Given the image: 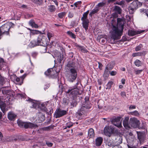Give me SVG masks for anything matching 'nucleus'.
<instances>
[{
  "mask_svg": "<svg viewBox=\"0 0 148 148\" xmlns=\"http://www.w3.org/2000/svg\"><path fill=\"white\" fill-rule=\"evenodd\" d=\"M67 67L69 70L67 75L68 80L70 82H73L77 77L78 70L75 64L71 62L68 63Z\"/></svg>",
  "mask_w": 148,
  "mask_h": 148,
  "instance_id": "nucleus-1",
  "label": "nucleus"
},
{
  "mask_svg": "<svg viewBox=\"0 0 148 148\" xmlns=\"http://www.w3.org/2000/svg\"><path fill=\"white\" fill-rule=\"evenodd\" d=\"M124 22L123 20L120 18H118L117 20L116 18H113L112 20L111 24L112 26V29L115 28L118 29L119 32H122L123 29Z\"/></svg>",
  "mask_w": 148,
  "mask_h": 148,
  "instance_id": "nucleus-2",
  "label": "nucleus"
},
{
  "mask_svg": "<svg viewBox=\"0 0 148 148\" xmlns=\"http://www.w3.org/2000/svg\"><path fill=\"white\" fill-rule=\"evenodd\" d=\"M118 29L115 28H113L110 32L111 36L110 37L107 38V41L109 43L113 44L115 42V40L119 39L121 36L122 32H119L117 31Z\"/></svg>",
  "mask_w": 148,
  "mask_h": 148,
  "instance_id": "nucleus-3",
  "label": "nucleus"
},
{
  "mask_svg": "<svg viewBox=\"0 0 148 148\" xmlns=\"http://www.w3.org/2000/svg\"><path fill=\"white\" fill-rule=\"evenodd\" d=\"M14 24L12 23L5 24L0 27V39L3 34L9 35V31L10 28V26Z\"/></svg>",
  "mask_w": 148,
  "mask_h": 148,
  "instance_id": "nucleus-4",
  "label": "nucleus"
},
{
  "mask_svg": "<svg viewBox=\"0 0 148 148\" xmlns=\"http://www.w3.org/2000/svg\"><path fill=\"white\" fill-rule=\"evenodd\" d=\"M18 125L21 127H24L25 129L28 128H36L38 127L37 125L34 124L30 122H24L20 120L17 121Z\"/></svg>",
  "mask_w": 148,
  "mask_h": 148,
  "instance_id": "nucleus-5",
  "label": "nucleus"
},
{
  "mask_svg": "<svg viewBox=\"0 0 148 148\" xmlns=\"http://www.w3.org/2000/svg\"><path fill=\"white\" fill-rule=\"evenodd\" d=\"M47 44V42L46 39L44 38H38L37 41L33 40L30 43L31 46L32 47H34L37 45L44 46Z\"/></svg>",
  "mask_w": 148,
  "mask_h": 148,
  "instance_id": "nucleus-6",
  "label": "nucleus"
},
{
  "mask_svg": "<svg viewBox=\"0 0 148 148\" xmlns=\"http://www.w3.org/2000/svg\"><path fill=\"white\" fill-rule=\"evenodd\" d=\"M142 5V3L138 1H133L128 8L130 13L131 14H133L134 10L137 9L138 7L141 6Z\"/></svg>",
  "mask_w": 148,
  "mask_h": 148,
  "instance_id": "nucleus-7",
  "label": "nucleus"
},
{
  "mask_svg": "<svg viewBox=\"0 0 148 148\" xmlns=\"http://www.w3.org/2000/svg\"><path fill=\"white\" fill-rule=\"evenodd\" d=\"M104 133L106 136L110 137L111 135L116 132L118 133V131L111 126L106 127L104 130Z\"/></svg>",
  "mask_w": 148,
  "mask_h": 148,
  "instance_id": "nucleus-8",
  "label": "nucleus"
},
{
  "mask_svg": "<svg viewBox=\"0 0 148 148\" xmlns=\"http://www.w3.org/2000/svg\"><path fill=\"white\" fill-rule=\"evenodd\" d=\"M140 124L139 121L136 118H131L130 120L129 124L132 127L134 128L138 127L140 129H144L143 127H139Z\"/></svg>",
  "mask_w": 148,
  "mask_h": 148,
  "instance_id": "nucleus-9",
  "label": "nucleus"
},
{
  "mask_svg": "<svg viewBox=\"0 0 148 148\" xmlns=\"http://www.w3.org/2000/svg\"><path fill=\"white\" fill-rule=\"evenodd\" d=\"M67 114V111L60 108L57 109L55 112V116L56 118L61 117Z\"/></svg>",
  "mask_w": 148,
  "mask_h": 148,
  "instance_id": "nucleus-10",
  "label": "nucleus"
},
{
  "mask_svg": "<svg viewBox=\"0 0 148 148\" xmlns=\"http://www.w3.org/2000/svg\"><path fill=\"white\" fill-rule=\"evenodd\" d=\"M121 117H117L113 119L112 120V123L115 126L120 127H121Z\"/></svg>",
  "mask_w": 148,
  "mask_h": 148,
  "instance_id": "nucleus-11",
  "label": "nucleus"
},
{
  "mask_svg": "<svg viewBox=\"0 0 148 148\" xmlns=\"http://www.w3.org/2000/svg\"><path fill=\"white\" fill-rule=\"evenodd\" d=\"M66 92L67 93H70V94L75 95L79 94L78 90L77 89V86L75 87H70L67 90V91H66Z\"/></svg>",
  "mask_w": 148,
  "mask_h": 148,
  "instance_id": "nucleus-12",
  "label": "nucleus"
},
{
  "mask_svg": "<svg viewBox=\"0 0 148 148\" xmlns=\"http://www.w3.org/2000/svg\"><path fill=\"white\" fill-rule=\"evenodd\" d=\"M57 60L60 63H61V62L64 61L65 59V58L64 55L63 54L60 53H58V54L55 56Z\"/></svg>",
  "mask_w": 148,
  "mask_h": 148,
  "instance_id": "nucleus-13",
  "label": "nucleus"
},
{
  "mask_svg": "<svg viewBox=\"0 0 148 148\" xmlns=\"http://www.w3.org/2000/svg\"><path fill=\"white\" fill-rule=\"evenodd\" d=\"M143 30H130L128 31V34L129 36H132L137 34H140L143 32Z\"/></svg>",
  "mask_w": 148,
  "mask_h": 148,
  "instance_id": "nucleus-14",
  "label": "nucleus"
},
{
  "mask_svg": "<svg viewBox=\"0 0 148 148\" xmlns=\"http://www.w3.org/2000/svg\"><path fill=\"white\" fill-rule=\"evenodd\" d=\"M16 116V115L12 112H10L8 113V118L10 121H14Z\"/></svg>",
  "mask_w": 148,
  "mask_h": 148,
  "instance_id": "nucleus-15",
  "label": "nucleus"
},
{
  "mask_svg": "<svg viewBox=\"0 0 148 148\" xmlns=\"http://www.w3.org/2000/svg\"><path fill=\"white\" fill-rule=\"evenodd\" d=\"M88 108V107H86L85 106H82L80 110V111L78 112L77 113L78 115L79 116L84 115L86 113L85 110Z\"/></svg>",
  "mask_w": 148,
  "mask_h": 148,
  "instance_id": "nucleus-16",
  "label": "nucleus"
},
{
  "mask_svg": "<svg viewBox=\"0 0 148 148\" xmlns=\"http://www.w3.org/2000/svg\"><path fill=\"white\" fill-rule=\"evenodd\" d=\"M88 136L90 138H93L95 136L94 131L92 128H90L88 131Z\"/></svg>",
  "mask_w": 148,
  "mask_h": 148,
  "instance_id": "nucleus-17",
  "label": "nucleus"
},
{
  "mask_svg": "<svg viewBox=\"0 0 148 148\" xmlns=\"http://www.w3.org/2000/svg\"><path fill=\"white\" fill-rule=\"evenodd\" d=\"M129 119L128 117H126L123 121V126L126 129H127L130 127L128 123Z\"/></svg>",
  "mask_w": 148,
  "mask_h": 148,
  "instance_id": "nucleus-18",
  "label": "nucleus"
},
{
  "mask_svg": "<svg viewBox=\"0 0 148 148\" xmlns=\"http://www.w3.org/2000/svg\"><path fill=\"white\" fill-rule=\"evenodd\" d=\"M109 69L108 67H106L103 75V77L104 78H107L108 77L109 75Z\"/></svg>",
  "mask_w": 148,
  "mask_h": 148,
  "instance_id": "nucleus-19",
  "label": "nucleus"
},
{
  "mask_svg": "<svg viewBox=\"0 0 148 148\" xmlns=\"http://www.w3.org/2000/svg\"><path fill=\"white\" fill-rule=\"evenodd\" d=\"M29 25L32 27H34L35 28H38V25L37 24L35 23L33 20H30L29 22Z\"/></svg>",
  "mask_w": 148,
  "mask_h": 148,
  "instance_id": "nucleus-20",
  "label": "nucleus"
},
{
  "mask_svg": "<svg viewBox=\"0 0 148 148\" xmlns=\"http://www.w3.org/2000/svg\"><path fill=\"white\" fill-rule=\"evenodd\" d=\"M89 11H88L84 13L83 15V16L81 19L82 21H88V20L87 19V15Z\"/></svg>",
  "mask_w": 148,
  "mask_h": 148,
  "instance_id": "nucleus-21",
  "label": "nucleus"
},
{
  "mask_svg": "<svg viewBox=\"0 0 148 148\" xmlns=\"http://www.w3.org/2000/svg\"><path fill=\"white\" fill-rule=\"evenodd\" d=\"M138 139H143L145 138V134L143 132H137Z\"/></svg>",
  "mask_w": 148,
  "mask_h": 148,
  "instance_id": "nucleus-22",
  "label": "nucleus"
},
{
  "mask_svg": "<svg viewBox=\"0 0 148 148\" xmlns=\"http://www.w3.org/2000/svg\"><path fill=\"white\" fill-rule=\"evenodd\" d=\"M77 47H78L79 50H81L82 52L85 53L88 52L87 50L84 47L81 46L79 45H77Z\"/></svg>",
  "mask_w": 148,
  "mask_h": 148,
  "instance_id": "nucleus-23",
  "label": "nucleus"
},
{
  "mask_svg": "<svg viewBox=\"0 0 148 148\" xmlns=\"http://www.w3.org/2000/svg\"><path fill=\"white\" fill-rule=\"evenodd\" d=\"M53 69H49L47 70V71H45V74L47 76H51L53 75L52 72L53 71Z\"/></svg>",
  "mask_w": 148,
  "mask_h": 148,
  "instance_id": "nucleus-24",
  "label": "nucleus"
},
{
  "mask_svg": "<svg viewBox=\"0 0 148 148\" xmlns=\"http://www.w3.org/2000/svg\"><path fill=\"white\" fill-rule=\"evenodd\" d=\"M82 21V24L83 27L85 28L86 30L88 29V27L89 21Z\"/></svg>",
  "mask_w": 148,
  "mask_h": 148,
  "instance_id": "nucleus-25",
  "label": "nucleus"
},
{
  "mask_svg": "<svg viewBox=\"0 0 148 148\" xmlns=\"http://www.w3.org/2000/svg\"><path fill=\"white\" fill-rule=\"evenodd\" d=\"M5 65V62L4 61L3 59L0 58V70L1 69L2 67L4 65Z\"/></svg>",
  "mask_w": 148,
  "mask_h": 148,
  "instance_id": "nucleus-26",
  "label": "nucleus"
},
{
  "mask_svg": "<svg viewBox=\"0 0 148 148\" xmlns=\"http://www.w3.org/2000/svg\"><path fill=\"white\" fill-rule=\"evenodd\" d=\"M114 10L118 14H120L121 12V9L119 7L117 6H115Z\"/></svg>",
  "mask_w": 148,
  "mask_h": 148,
  "instance_id": "nucleus-27",
  "label": "nucleus"
},
{
  "mask_svg": "<svg viewBox=\"0 0 148 148\" xmlns=\"http://www.w3.org/2000/svg\"><path fill=\"white\" fill-rule=\"evenodd\" d=\"M103 139H95V144L96 146H100L102 142Z\"/></svg>",
  "mask_w": 148,
  "mask_h": 148,
  "instance_id": "nucleus-28",
  "label": "nucleus"
},
{
  "mask_svg": "<svg viewBox=\"0 0 148 148\" xmlns=\"http://www.w3.org/2000/svg\"><path fill=\"white\" fill-rule=\"evenodd\" d=\"M67 34L72 38L75 39L76 38L75 35L70 31L67 32Z\"/></svg>",
  "mask_w": 148,
  "mask_h": 148,
  "instance_id": "nucleus-29",
  "label": "nucleus"
},
{
  "mask_svg": "<svg viewBox=\"0 0 148 148\" xmlns=\"http://www.w3.org/2000/svg\"><path fill=\"white\" fill-rule=\"evenodd\" d=\"M38 116L39 119H40V121H44L45 118L44 116L42 113H39Z\"/></svg>",
  "mask_w": 148,
  "mask_h": 148,
  "instance_id": "nucleus-30",
  "label": "nucleus"
},
{
  "mask_svg": "<svg viewBox=\"0 0 148 148\" xmlns=\"http://www.w3.org/2000/svg\"><path fill=\"white\" fill-rule=\"evenodd\" d=\"M2 91L3 94L4 95L7 94L10 92V90L6 88H3L2 89Z\"/></svg>",
  "mask_w": 148,
  "mask_h": 148,
  "instance_id": "nucleus-31",
  "label": "nucleus"
},
{
  "mask_svg": "<svg viewBox=\"0 0 148 148\" xmlns=\"http://www.w3.org/2000/svg\"><path fill=\"white\" fill-rule=\"evenodd\" d=\"M98 9L97 8H96L93 9L91 12L90 13L89 15L91 16L92 15L96 13L98 11Z\"/></svg>",
  "mask_w": 148,
  "mask_h": 148,
  "instance_id": "nucleus-32",
  "label": "nucleus"
},
{
  "mask_svg": "<svg viewBox=\"0 0 148 148\" xmlns=\"http://www.w3.org/2000/svg\"><path fill=\"white\" fill-rule=\"evenodd\" d=\"M55 6L53 5H51L49 6V10L51 12H53L56 10Z\"/></svg>",
  "mask_w": 148,
  "mask_h": 148,
  "instance_id": "nucleus-33",
  "label": "nucleus"
},
{
  "mask_svg": "<svg viewBox=\"0 0 148 148\" xmlns=\"http://www.w3.org/2000/svg\"><path fill=\"white\" fill-rule=\"evenodd\" d=\"M135 65L137 66H139L141 65V62L138 60H135L134 62Z\"/></svg>",
  "mask_w": 148,
  "mask_h": 148,
  "instance_id": "nucleus-34",
  "label": "nucleus"
},
{
  "mask_svg": "<svg viewBox=\"0 0 148 148\" xmlns=\"http://www.w3.org/2000/svg\"><path fill=\"white\" fill-rule=\"evenodd\" d=\"M54 127V126L51 125L48 127H45L43 128V130L45 131H48L49 130L51 129H53Z\"/></svg>",
  "mask_w": 148,
  "mask_h": 148,
  "instance_id": "nucleus-35",
  "label": "nucleus"
},
{
  "mask_svg": "<svg viewBox=\"0 0 148 148\" xmlns=\"http://www.w3.org/2000/svg\"><path fill=\"white\" fill-rule=\"evenodd\" d=\"M140 12L144 13L148 17V10H147L144 9H141L140 10Z\"/></svg>",
  "mask_w": 148,
  "mask_h": 148,
  "instance_id": "nucleus-36",
  "label": "nucleus"
},
{
  "mask_svg": "<svg viewBox=\"0 0 148 148\" xmlns=\"http://www.w3.org/2000/svg\"><path fill=\"white\" fill-rule=\"evenodd\" d=\"M73 124L71 122H68L67 123L66 126L64 128V129H66L67 128H70L72 126Z\"/></svg>",
  "mask_w": 148,
  "mask_h": 148,
  "instance_id": "nucleus-37",
  "label": "nucleus"
},
{
  "mask_svg": "<svg viewBox=\"0 0 148 148\" xmlns=\"http://www.w3.org/2000/svg\"><path fill=\"white\" fill-rule=\"evenodd\" d=\"M143 53H142L140 52H137L136 53H134L132 54V56L133 57H135L138 56H141L143 55Z\"/></svg>",
  "mask_w": 148,
  "mask_h": 148,
  "instance_id": "nucleus-38",
  "label": "nucleus"
},
{
  "mask_svg": "<svg viewBox=\"0 0 148 148\" xmlns=\"http://www.w3.org/2000/svg\"><path fill=\"white\" fill-rule=\"evenodd\" d=\"M113 82H108L107 86V87L106 88V89H110L112 85Z\"/></svg>",
  "mask_w": 148,
  "mask_h": 148,
  "instance_id": "nucleus-39",
  "label": "nucleus"
},
{
  "mask_svg": "<svg viewBox=\"0 0 148 148\" xmlns=\"http://www.w3.org/2000/svg\"><path fill=\"white\" fill-rule=\"evenodd\" d=\"M130 114L133 116H138L139 114L138 111L136 110L134 111L133 112H130Z\"/></svg>",
  "mask_w": 148,
  "mask_h": 148,
  "instance_id": "nucleus-40",
  "label": "nucleus"
},
{
  "mask_svg": "<svg viewBox=\"0 0 148 148\" xmlns=\"http://www.w3.org/2000/svg\"><path fill=\"white\" fill-rule=\"evenodd\" d=\"M124 3H125L124 1L123 0H122L121 1H120L119 2H118V1L116 2L115 3V4H118V5H124Z\"/></svg>",
  "mask_w": 148,
  "mask_h": 148,
  "instance_id": "nucleus-41",
  "label": "nucleus"
},
{
  "mask_svg": "<svg viewBox=\"0 0 148 148\" xmlns=\"http://www.w3.org/2000/svg\"><path fill=\"white\" fill-rule=\"evenodd\" d=\"M77 105V101L75 100H73L72 102L71 103V105L73 107Z\"/></svg>",
  "mask_w": 148,
  "mask_h": 148,
  "instance_id": "nucleus-42",
  "label": "nucleus"
},
{
  "mask_svg": "<svg viewBox=\"0 0 148 148\" xmlns=\"http://www.w3.org/2000/svg\"><path fill=\"white\" fill-rule=\"evenodd\" d=\"M47 35L49 40H50V38L52 37L53 35L52 32H48L47 33Z\"/></svg>",
  "mask_w": 148,
  "mask_h": 148,
  "instance_id": "nucleus-43",
  "label": "nucleus"
},
{
  "mask_svg": "<svg viewBox=\"0 0 148 148\" xmlns=\"http://www.w3.org/2000/svg\"><path fill=\"white\" fill-rule=\"evenodd\" d=\"M65 13L64 12H61L59 13L58 15L59 17L60 18H62L65 15Z\"/></svg>",
  "mask_w": 148,
  "mask_h": 148,
  "instance_id": "nucleus-44",
  "label": "nucleus"
},
{
  "mask_svg": "<svg viewBox=\"0 0 148 148\" xmlns=\"http://www.w3.org/2000/svg\"><path fill=\"white\" fill-rule=\"evenodd\" d=\"M63 103L65 105H68L69 103L68 101L65 98L63 99Z\"/></svg>",
  "mask_w": 148,
  "mask_h": 148,
  "instance_id": "nucleus-45",
  "label": "nucleus"
},
{
  "mask_svg": "<svg viewBox=\"0 0 148 148\" xmlns=\"http://www.w3.org/2000/svg\"><path fill=\"white\" fill-rule=\"evenodd\" d=\"M31 33L33 34H38L40 33V32L39 31L36 30H32Z\"/></svg>",
  "mask_w": 148,
  "mask_h": 148,
  "instance_id": "nucleus-46",
  "label": "nucleus"
},
{
  "mask_svg": "<svg viewBox=\"0 0 148 148\" xmlns=\"http://www.w3.org/2000/svg\"><path fill=\"white\" fill-rule=\"evenodd\" d=\"M142 47V45H138L136 47L135 49L136 51H138L140 50L141 49Z\"/></svg>",
  "mask_w": 148,
  "mask_h": 148,
  "instance_id": "nucleus-47",
  "label": "nucleus"
},
{
  "mask_svg": "<svg viewBox=\"0 0 148 148\" xmlns=\"http://www.w3.org/2000/svg\"><path fill=\"white\" fill-rule=\"evenodd\" d=\"M32 104L33 106V107L34 108H36L37 106H38V103L33 101L32 102Z\"/></svg>",
  "mask_w": 148,
  "mask_h": 148,
  "instance_id": "nucleus-48",
  "label": "nucleus"
},
{
  "mask_svg": "<svg viewBox=\"0 0 148 148\" xmlns=\"http://www.w3.org/2000/svg\"><path fill=\"white\" fill-rule=\"evenodd\" d=\"M46 144L49 147H51L52 146L53 144L52 143L50 142L49 141L46 142Z\"/></svg>",
  "mask_w": 148,
  "mask_h": 148,
  "instance_id": "nucleus-49",
  "label": "nucleus"
},
{
  "mask_svg": "<svg viewBox=\"0 0 148 148\" xmlns=\"http://www.w3.org/2000/svg\"><path fill=\"white\" fill-rule=\"evenodd\" d=\"M39 106H41L42 107V108H41V109H42L43 110H44L45 111L46 110V108L45 107V104L43 103H42L41 104H40Z\"/></svg>",
  "mask_w": 148,
  "mask_h": 148,
  "instance_id": "nucleus-50",
  "label": "nucleus"
},
{
  "mask_svg": "<svg viewBox=\"0 0 148 148\" xmlns=\"http://www.w3.org/2000/svg\"><path fill=\"white\" fill-rule=\"evenodd\" d=\"M121 95L123 98L126 97V93L125 92H121Z\"/></svg>",
  "mask_w": 148,
  "mask_h": 148,
  "instance_id": "nucleus-51",
  "label": "nucleus"
},
{
  "mask_svg": "<svg viewBox=\"0 0 148 148\" xmlns=\"http://www.w3.org/2000/svg\"><path fill=\"white\" fill-rule=\"evenodd\" d=\"M116 73V71H112L110 72V74L111 75L113 76L115 75Z\"/></svg>",
  "mask_w": 148,
  "mask_h": 148,
  "instance_id": "nucleus-52",
  "label": "nucleus"
},
{
  "mask_svg": "<svg viewBox=\"0 0 148 148\" xmlns=\"http://www.w3.org/2000/svg\"><path fill=\"white\" fill-rule=\"evenodd\" d=\"M135 106L133 105H131L129 108L130 110L135 109Z\"/></svg>",
  "mask_w": 148,
  "mask_h": 148,
  "instance_id": "nucleus-53",
  "label": "nucleus"
},
{
  "mask_svg": "<svg viewBox=\"0 0 148 148\" xmlns=\"http://www.w3.org/2000/svg\"><path fill=\"white\" fill-rule=\"evenodd\" d=\"M73 16V13L69 12L68 14V16L70 18H72Z\"/></svg>",
  "mask_w": 148,
  "mask_h": 148,
  "instance_id": "nucleus-54",
  "label": "nucleus"
},
{
  "mask_svg": "<svg viewBox=\"0 0 148 148\" xmlns=\"http://www.w3.org/2000/svg\"><path fill=\"white\" fill-rule=\"evenodd\" d=\"M142 71V70H137L135 71V73L138 74L140 73Z\"/></svg>",
  "mask_w": 148,
  "mask_h": 148,
  "instance_id": "nucleus-55",
  "label": "nucleus"
},
{
  "mask_svg": "<svg viewBox=\"0 0 148 148\" xmlns=\"http://www.w3.org/2000/svg\"><path fill=\"white\" fill-rule=\"evenodd\" d=\"M106 40H107V38L106 39H103L102 38H101L100 39V40H101V42L103 43L105 42Z\"/></svg>",
  "mask_w": 148,
  "mask_h": 148,
  "instance_id": "nucleus-56",
  "label": "nucleus"
},
{
  "mask_svg": "<svg viewBox=\"0 0 148 148\" xmlns=\"http://www.w3.org/2000/svg\"><path fill=\"white\" fill-rule=\"evenodd\" d=\"M104 3H100L98 4V5L99 6H102L103 5Z\"/></svg>",
  "mask_w": 148,
  "mask_h": 148,
  "instance_id": "nucleus-57",
  "label": "nucleus"
},
{
  "mask_svg": "<svg viewBox=\"0 0 148 148\" xmlns=\"http://www.w3.org/2000/svg\"><path fill=\"white\" fill-rule=\"evenodd\" d=\"M83 133L82 132H80V133H79L77 135V136H82L83 135Z\"/></svg>",
  "mask_w": 148,
  "mask_h": 148,
  "instance_id": "nucleus-58",
  "label": "nucleus"
},
{
  "mask_svg": "<svg viewBox=\"0 0 148 148\" xmlns=\"http://www.w3.org/2000/svg\"><path fill=\"white\" fill-rule=\"evenodd\" d=\"M125 80L124 79H121V82L123 84H125Z\"/></svg>",
  "mask_w": 148,
  "mask_h": 148,
  "instance_id": "nucleus-59",
  "label": "nucleus"
},
{
  "mask_svg": "<svg viewBox=\"0 0 148 148\" xmlns=\"http://www.w3.org/2000/svg\"><path fill=\"white\" fill-rule=\"evenodd\" d=\"M21 8H27V6L26 5H22L21 6Z\"/></svg>",
  "mask_w": 148,
  "mask_h": 148,
  "instance_id": "nucleus-60",
  "label": "nucleus"
},
{
  "mask_svg": "<svg viewBox=\"0 0 148 148\" xmlns=\"http://www.w3.org/2000/svg\"><path fill=\"white\" fill-rule=\"evenodd\" d=\"M42 3V0H38V2H37V3L38 4H40Z\"/></svg>",
  "mask_w": 148,
  "mask_h": 148,
  "instance_id": "nucleus-61",
  "label": "nucleus"
},
{
  "mask_svg": "<svg viewBox=\"0 0 148 148\" xmlns=\"http://www.w3.org/2000/svg\"><path fill=\"white\" fill-rule=\"evenodd\" d=\"M3 137V136L2 134L0 132V139H1Z\"/></svg>",
  "mask_w": 148,
  "mask_h": 148,
  "instance_id": "nucleus-62",
  "label": "nucleus"
},
{
  "mask_svg": "<svg viewBox=\"0 0 148 148\" xmlns=\"http://www.w3.org/2000/svg\"><path fill=\"white\" fill-rule=\"evenodd\" d=\"M54 2L55 3V4L57 5H58V3L57 1L56 0H54Z\"/></svg>",
  "mask_w": 148,
  "mask_h": 148,
  "instance_id": "nucleus-63",
  "label": "nucleus"
},
{
  "mask_svg": "<svg viewBox=\"0 0 148 148\" xmlns=\"http://www.w3.org/2000/svg\"><path fill=\"white\" fill-rule=\"evenodd\" d=\"M128 148H136L135 146H130L128 145Z\"/></svg>",
  "mask_w": 148,
  "mask_h": 148,
  "instance_id": "nucleus-64",
  "label": "nucleus"
}]
</instances>
